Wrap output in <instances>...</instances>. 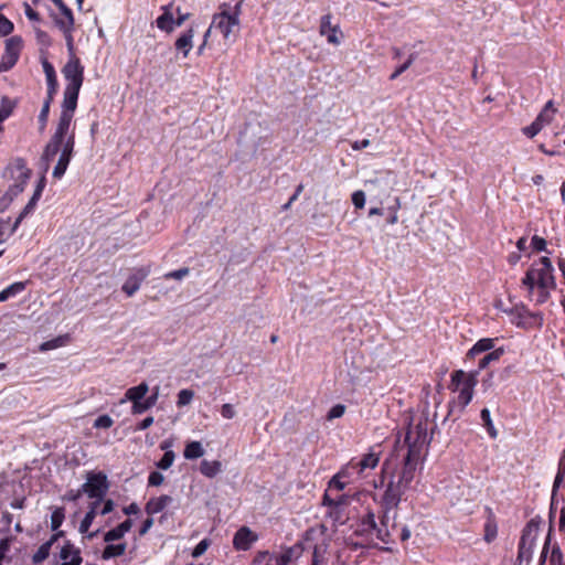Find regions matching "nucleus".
Masks as SVG:
<instances>
[{"mask_svg": "<svg viewBox=\"0 0 565 565\" xmlns=\"http://www.w3.org/2000/svg\"><path fill=\"white\" fill-rule=\"evenodd\" d=\"M67 53L68 60L62 68L66 85L63 93L61 115L54 134L46 143L42 154L45 171H47L50 163L55 157L58 156L57 163L52 173L53 178L57 180L62 179L65 174L74 153L75 126L73 125V117L84 82V66L76 56L75 49L67 51Z\"/></svg>", "mask_w": 565, "mask_h": 565, "instance_id": "1", "label": "nucleus"}, {"mask_svg": "<svg viewBox=\"0 0 565 565\" xmlns=\"http://www.w3.org/2000/svg\"><path fill=\"white\" fill-rule=\"evenodd\" d=\"M522 287L526 290V297L535 305L545 303L551 291L556 288L554 267L548 257L543 256L534 262L522 278Z\"/></svg>", "mask_w": 565, "mask_h": 565, "instance_id": "2", "label": "nucleus"}, {"mask_svg": "<svg viewBox=\"0 0 565 565\" xmlns=\"http://www.w3.org/2000/svg\"><path fill=\"white\" fill-rule=\"evenodd\" d=\"M405 444L407 446V454L404 458L402 475L396 482L407 490L414 479L416 462L420 457L423 447L428 444L426 424L411 425L405 436Z\"/></svg>", "mask_w": 565, "mask_h": 565, "instance_id": "3", "label": "nucleus"}, {"mask_svg": "<svg viewBox=\"0 0 565 565\" xmlns=\"http://www.w3.org/2000/svg\"><path fill=\"white\" fill-rule=\"evenodd\" d=\"M477 384L476 373H466L461 370L451 374L450 390L458 393L457 397L450 403V412H462L471 402L473 388Z\"/></svg>", "mask_w": 565, "mask_h": 565, "instance_id": "4", "label": "nucleus"}, {"mask_svg": "<svg viewBox=\"0 0 565 565\" xmlns=\"http://www.w3.org/2000/svg\"><path fill=\"white\" fill-rule=\"evenodd\" d=\"M239 2L233 8L224 4L221 12L213 15L211 29L217 30L226 41L234 42L239 30Z\"/></svg>", "mask_w": 565, "mask_h": 565, "instance_id": "5", "label": "nucleus"}, {"mask_svg": "<svg viewBox=\"0 0 565 565\" xmlns=\"http://www.w3.org/2000/svg\"><path fill=\"white\" fill-rule=\"evenodd\" d=\"M512 324L522 329L540 328L543 323L541 312L529 310L524 305H516L509 309H503Z\"/></svg>", "mask_w": 565, "mask_h": 565, "instance_id": "6", "label": "nucleus"}, {"mask_svg": "<svg viewBox=\"0 0 565 565\" xmlns=\"http://www.w3.org/2000/svg\"><path fill=\"white\" fill-rule=\"evenodd\" d=\"M7 172L13 180V183L9 186L8 190V195H10L12 199L13 196H17L23 192L31 177V170L26 167V163L23 159L17 158L8 166Z\"/></svg>", "mask_w": 565, "mask_h": 565, "instance_id": "7", "label": "nucleus"}, {"mask_svg": "<svg viewBox=\"0 0 565 565\" xmlns=\"http://www.w3.org/2000/svg\"><path fill=\"white\" fill-rule=\"evenodd\" d=\"M539 534V524L531 520L524 527L522 532V536L519 543V552H518V562L519 565L525 563L526 565L530 563L535 542Z\"/></svg>", "mask_w": 565, "mask_h": 565, "instance_id": "8", "label": "nucleus"}, {"mask_svg": "<svg viewBox=\"0 0 565 565\" xmlns=\"http://www.w3.org/2000/svg\"><path fill=\"white\" fill-rule=\"evenodd\" d=\"M162 14L156 20L158 29L171 33L175 28L181 26L190 17L189 12H183L179 7L174 8L172 3L162 7Z\"/></svg>", "mask_w": 565, "mask_h": 565, "instance_id": "9", "label": "nucleus"}, {"mask_svg": "<svg viewBox=\"0 0 565 565\" xmlns=\"http://www.w3.org/2000/svg\"><path fill=\"white\" fill-rule=\"evenodd\" d=\"M54 2L61 11V14L54 18V23L63 33L67 51H72V49H75L73 36L75 21L73 12L61 0H54Z\"/></svg>", "mask_w": 565, "mask_h": 565, "instance_id": "10", "label": "nucleus"}, {"mask_svg": "<svg viewBox=\"0 0 565 565\" xmlns=\"http://www.w3.org/2000/svg\"><path fill=\"white\" fill-rule=\"evenodd\" d=\"M108 490L107 477L103 472H89L82 491L100 504Z\"/></svg>", "mask_w": 565, "mask_h": 565, "instance_id": "11", "label": "nucleus"}, {"mask_svg": "<svg viewBox=\"0 0 565 565\" xmlns=\"http://www.w3.org/2000/svg\"><path fill=\"white\" fill-rule=\"evenodd\" d=\"M22 44V39L17 35L6 41L4 53L0 61V73L8 72L15 65L20 56Z\"/></svg>", "mask_w": 565, "mask_h": 565, "instance_id": "12", "label": "nucleus"}, {"mask_svg": "<svg viewBox=\"0 0 565 565\" xmlns=\"http://www.w3.org/2000/svg\"><path fill=\"white\" fill-rule=\"evenodd\" d=\"M353 460L355 461L356 469L364 479L377 467L380 462V454L375 452L374 449H370L369 452L361 457H354Z\"/></svg>", "mask_w": 565, "mask_h": 565, "instance_id": "13", "label": "nucleus"}, {"mask_svg": "<svg viewBox=\"0 0 565 565\" xmlns=\"http://www.w3.org/2000/svg\"><path fill=\"white\" fill-rule=\"evenodd\" d=\"M258 540V535L248 526L239 527L233 537V546L237 551H247Z\"/></svg>", "mask_w": 565, "mask_h": 565, "instance_id": "14", "label": "nucleus"}, {"mask_svg": "<svg viewBox=\"0 0 565 565\" xmlns=\"http://www.w3.org/2000/svg\"><path fill=\"white\" fill-rule=\"evenodd\" d=\"M361 531L365 533L374 532L376 539L383 543H387L390 541L391 531L390 529L379 527L375 522V515L372 512H369L365 516H363L361 521Z\"/></svg>", "mask_w": 565, "mask_h": 565, "instance_id": "15", "label": "nucleus"}, {"mask_svg": "<svg viewBox=\"0 0 565 565\" xmlns=\"http://www.w3.org/2000/svg\"><path fill=\"white\" fill-rule=\"evenodd\" d=\"M405 489L403 486L398 484L395 481H391L383 494V507L387 510L396 509L402 495L405 493Z\"/></svg>", "mask_w": 565, "mask_h": 565, "instance_id": "16", "label": "nucleus"}, {"mask_svg": "<svg viewBox=\"0 0 565 565\" xmlns=\"http://www.w3.org/2000/svg\"><path fill=\"white\" fill-rule=\"evenodd\" d=\"M61 565H81V551L74 544L66 542L60 552Z\"/></svg>", "mask_w": 565, "mask_h": 565, "instance_id": "17", "label": "nucleus"}, {"mask_svg": "<svg viewBox=\"0 0 565 565\" xmlns=\"http://www.w3.org/2000/svg\"><path fill=\"white\" fill-rule=\"evenodd\" d=\"M193 26L182 32L174 42L175 50L182 54L183 57H188L190 51L193 47L194 38Z\"/></svg>", "mask_w": 565, "mask_h": 565, "instance_id": "18", "label": "nucleus"}, {"mask_svg": "<svg viewBox=\"0 0 565 565\" xmlns=\"http://www.w3.org/2000/svg\"><path fill=\"white\" fill-rule=\"evenodd\" d=\"M338 33L339 28L337 25L331 24V15H323L320 21V34L327 36L329 43L338 45L340 44Z\"/></svg>", "mask_w": 565, "mask_h": 565, "instance_id": "19", "label": "nucleus"}, {"mask_svg": "<svg viewBox=\"0 0 565 565\" xmlns=\"http://www.w3.org/2000/svg\"><path fill=\"white\" fill-rule=\"evenodd\" d=\"M173 499L170 495L163 494L160 497L151 498L146 504V512L149 515L157 514L163 511L168 505L172 503Z\"/></svg>", "mask_w": 565, "mask_h": 565, "instance_id": "20", "label": "nucleus"}, {"mask_svg": "<svg viewBox=\"0 0 565 565\" xmlns=\"http://www.w3.org/2000/svg\"><path fill=\"white\" fill-rule=\"evenodd\" d=\"M132 521L130 519L125 520L122 523L117 525L116 527L107 531L104 535V541L107 543L118 541L125 536L132 527Z\"/></svg>", "mask_w": 565, "mask_h": 565, "instance_id": "21", "label": "nucleus"}, {"mask_svg": "<svg viewBox=\"0 0 565 565\" xmlns=\"http://www.w3.org/2000/svg\"><path fill=\"white\" fill-rule=\"evenodd\" d=\"M149 392V386L147 383L142 382L137 386H132L128 388L125 393L124 398L120 401L121 404L126 402H139L145 399L147 393Z\"/></svg>", "mask_w": 565, "mask_h": 565, "instance_id": "22", "label": "nucleus"}, {"mask_svg": "<svg viewBox=\"0 0 565 565\" xmlns=\"http://www.w3.org/2000/svg\"><path fill=\"white\" fill-rule=\"evenodd\" d=\"M494 339L482 338L478 340L467 353V360L473 359L481 353H488L494 348Z\"/></svg>", "mask_w": 565, "mask_h": 565, "instance_id": "23", "label": "nucleus"}, {"mask_svg": "<svg viewBox=\"0 0 565 565\" xmlns=\"http://www.w3.org/2000/svg\"><path fill=\"white\" fill-rule=\"evenodd\" d=\"M327 507V518L332 522L333 525L344 524L348 519L347 509H342V507L333 504L326 505Z\"/></svg>", "mask_w": 565, "mask_h": 565, "instance_id": "24", "label": "nucleus"}, {"mask_svg": "<svg viewBox=\"0 0 565 565\" xmlns=\"http://www.w3.org/2000/svg\"><path fill=\"white\" fill-rule=\"evenodd\" d=\"M62 534H63V532H58V533L54 534L49 541L43 543L38 548V551L33 554V557H32V561H33L34 564H40V563H42L43 561H45L49 557L50 551H51V547H52L53 543Z\"/></svg>", "mask_w": 565, "mask_h": 565, "instance_id": "25", "label": "nucleus"}, {"mask_svg": "<svg viewBox=\"0 0 565 565\" xmlns=\"http://www.w3.org/2000/svg\"><path fill=\"white\" fill-rule=\"evenodd\" d=\"M503 353H504L503 348L494 349V350L488 352L484 356H482L479 360L478 367L473 373H476V375H477L481 370H484L486 367H488L490 365V363L499 361L500 358L503 355Z\"/></svg>", "mask_w": 565, "mask_h": 565, "instance_id": "26", "label": "nucleus"}, {"mask_svg": "<svg viewBox=\"0 0 565 565\" xmlns=\"http://www.w3.org/2000/svg\"><path fill=\"white\" fill-rule=\"evenodd\" d=\"M339 471L340 475L345 478L347 482H354L363 479L362 475L356 469V465L353 458L348 463L342 466Z\"/></svg>", "mask_w": 565, "mask_h": 565, "instance_id": "27", "label": "nucleus"}, {"mask_svg": "<svg viewBox=\"0 0 565 565\" xmlns=\"http://www.w3.org/2000/svg\"><path fill=\"white\" fill-rule=\"evenodd\" d=\"M555 113H556V109L554 108L553 102L548 100L545 104L544 108L541 110V113L537 115V117L535 118L534 121L539 122V125L542 128H544L545 126L551 124V121L554 118Z\"/></svg>", "mask_w": 565, "mask_h": 565, "instance_id": "28", "label": "nucleus"}, {"mask_svg": "<svg viewBox=\"0 0 565 565\" xmlns=\"http://www.w3.org/2000/svg\"><path fill=\"white\" fill-rule=\"evenodd\" d=\"M41 193H42V186L39 185L34 192L33 196L29 201V203L25 205V207L22 210V212L19 214V216L14 221V227H19L22 220L34 210V207L41 196Z\"/></svg>", "mask_w": 565, "mask_h": 565, "instance_id": "29", "label": "nucleus"}, {"mask_svg": "<svg viewBox=\"0 0 565 565\" xmlns=\"http://www.w3.org/2000/svg\"><path fill=\"white\" fill-rule=\"evenodd\" d=\"M26 287L23 281H17L0 291V302L7 301L10 298L21 294Z\"/></svg>", "mask_w": 565, "mask_h": 565, "instance_id": "30", "label": "nucleus"}, {"mask_svg": "<svg viewBox=\"0 0 565 565\" xmlns=\"http://www.w3.org/2000/svg\"><path fill=\"white\" fill-rule=\"evenodd\" d=\"M98 501H94L92 502V504L89 505V510L87 511V513L85 514L84 519L82 520L81 524H79V532L81 533H87L95 516L97 515L98 513Z\"/></svg>", "mask_w": 565, "mask_h": 565, "instance_id": "31", "label": "nucleus"}, {"mask_svg": "<svg viewBox=\"0 0 565 565\" xmlns=\"http://www.w3.org/2000/svg\"><path fill=\"white\" fill-rule=\"evenodd\" d=\"M349 499L344 494H331V491H326L322 498L323 505H340L342 509H347Z\"/></svg>", "mask_w": 565, "mask_h": 565, "instance_id": "32", "label": "nucleus"}, {"mask_svg": "<svg viewBox=\"0 0 565 565\" xmlns=\"http://www.w3.org/2000/svg\"><path fill=\"white\" fill-rule=\"evenodd\" d=\"M204 455L203 446L200 441H191L186 444L183 456L185 459L193 460Z\"/></svg>", "mask_w": 565, "mask_h": 565, "instance_id": "33", "label": "nucleus"}, {"mask_svg": "<svg viewBox=\"0 0 565 565\" xmlns=\"http://www.w3.org/2000/svg\"><path fill=\"white\" fill-rule=\"evenodd\" d=\"M221 462L217 460H203L200 465V471L207 478H214L221 471Z\"/></svg>", "mask_w": 565, "mask_h": 565, "instance_id": "34", "label": "nucleus"}, {"mask_svg": "<svg viewBox=\"0 0 565 565\" xmlns=\"http://www.w3.org/2000/svg\"><path fill=\"white\" fill-rule=\"evenodd\" d=\"M127 548L126 543L108 544L102 554L103 559H110L114 557L121 556Z\"/></svg>", "mask_w": 565, "mask_h": 565, "instance_id": "35", "label": "nucleus"}, {"mask_svg": "<svg viewBox=\"0 0 565 565\" xmlns=\"http://www.w3.org/2000/svg\"><path fill=\"white\" fill-rule=\"evenodd\" d=\"M142 277H138L136 275H131L127 278L125 284L122 285V291L128 296L131 297L135 295L140 286H141Z\"/></svg>", "mask_w": 565, "mask_h": 565, "instance_id": "36", "label": "nucleus"}, {"mask_svg": "<svg viewBox=\"0 0 565 565\" xmlns=\"http://www.w3.org/2000/svg\"><path fill=\"white\" fill-rule=\"evenodd\" d=\"M15 103L7 96L0 102V124H3L12 114Z\"/></svg>", "mask_w": 565, "mask_h": 565, "instance_id": "37", "label": "nucleus"}, {"mask_svg": "<svg viewBox=\"0 0 565 565\" xmlns=\"http://www.w3.org/2000/svg\"><path fill=\"white\" fill-rule=\"evenodd\" d=\"M348 483L345 478L338 471L328 482L326 491H331V494H333V491L341 492Z\"/></svg>", "mask_w": 565, "mask_h": 565, "instance_id": "38", "label": "nucleus"}, {"mask_svg": "<svg viewBox=\"0 0 565 565\" xmlns=\"http://www.w3.org/2000/svg\"><path fill=\"white\" fill-rule=\"evenodd\" d=\"M18 227H14V223L11 225L10 218L0 220V244L4 243Z\"/></svg>", "mask_w": 565, "mask_h": 565, "instance_id": "39", "label": "nucleus"}, {"mask_svg": "<svg viewBox=\"0 0 565 565\" xmlns=\"http://www.w3.org/2000/svg\"><path fill=\"white\" fill-rule=\"evenodd\" d=\"M563 486L565 488V452L559 459L558 463V471L554 480L553 484V493L556 491L557 488Z\"/></svg>", "mask_w": 565, "mask_h": 565, "instance_id": "40", "label": "nucleus"}, {"mask_svg": "<svg viewBox=\"0 0 565 565\" xmlns=\"http://www.w3.org/2000/svg\"><path fill=\"white\" fill-rule=\"evenodd\" d=\"M548 554V565H559L563 563V553L557 543L551 542Z\"/></svg>", "mask_w": 565, "mask_h": 565, "instance_id": "41", "label": "nucleus"}, {"mask_svg": "<svg viewBox=\"0 0 565 565\" xmlns=\"http://www.w3.org/2000/svg\"><path fill=\"white\" fill-rule=\"evenodd\" d=\"M292 552L291 550H287L278 555H273L269 558L268 565H288L291 561Z\"/></svg>", "mask_w": 565, "mask_h": 565, "instance_id": "42", "label": "nucleus"}, {"mask_svg": "<svg viewBox=\"0 0 565 565\" xmlns=\"http://www.w3.org/2000/svg\"><path fill=\"white\" fill-rule=\"evenodd\" d=\"M194 397V392L189 388H183L178 393L177 405L183 407L189 405Z\"/></svg>", "mask_w": 565, "mask_h": 565, "instance_id": "43", "label": "nucleus"}, {"mask_svg": "<svg viewBox=\"0 0 565 565\" xmlns=\"http://www.w3.org/2000/svg\"><path fill=\"white\" fill-rule=\"evenodd\" d=\"M175 455L172 450H167L162 458L157 462V467L162 470L169 469L174 461Z\"/></svg>", "mask_w": 565, "mask_h": 565, "instance_id": "44", "label": "nucleus"}, {"mask_svg": "<svg viewBox=\"0 0 565 565\" xmlns=\"http://www.w3.org/2000/svg\"><path fill=\"white\" fill-rule=\"evenodd\" d=\"M114 425V420L109 415H100L93 424L96 429H108Z\"/></svg>", "mask_w": 565, "mask_h": 565, "instance_id": "45", "label": "nucleus"}, {"mask_svg": "<svg viewBox=\"0 0 565 565\" xmlns=\"http://www.w3.org/2000/svg\"><path fill=\"white\" fill-rule=\"evenodd\" d=\"M497 534H498L497 524L492 521H488L484 524V540L488 543H490L497 537Z\"/></svg>", "mask_w": 565, "mask_h": 565, "instance_id": "46", "label": "nucleus"}, {"mask_svg": "<svg viewBox=\"0 0 565 565\" xmlns=\"http://www.w3.org/2000/svg\"><path fill=\"white\" fill-rule=\"evenodd\" d=\"M14 29L13 23L0 13V36L9 35Z\"/></svg>", "mask_w": 565, "mask_h": 565, "instance_id": "47", "label": "nucleus"}, {"mask_svg": "<svg viewBox=\"0 0 565 565\" xmlns=\"http://www.w3.org/2000/svg\"><path fill=\"white\" fill-rule=\"evenodd\" d=\"M190 273V269L188 267H183L177 270L169 271L164 274V279H177L181 280L184 277H186Z\"/></svg>", "mask_w": 565, "mask_h": 565, "instance_id": "48", "label": "nucleus"}, {"mask_svg": "<svg viewBox=\"0 0 565 565\" xmlns=\"http://www.w3.org/2000/svg\"><path fill=\"white\" fill-rule=\"evenodd\" d=\"M211 541L209 539H203L192 551V556L194 558L200 557L203 555L206 550L210 547Z\"/></svg>", "mask_w": 565, "mask_h": 565, "instance_id": "49", "label": "nucleus"}, {"mask_svg": "<svg viewBox=\"0 0 565 565\" xmlns=\"http://www.w3.org/2000/svg\"><path fill=\"white\" fill-rule=\"evenodd\" d=\"M415 54H411L405 63H403L401 66H398L394 73L390 76V78L393 81L397 78L402 73H404L414 62Z\"/></svg>", "mask_w": 565, "mask_h": 565, "instance_id": "50", "label": "nucleus"}, {"mask_svg": "<svg viewBox=\"0 0 565 565\" xmlns=\"http://www.w3.org/2000/svg\"><path fill=\"white\" fill-rule=\"evenodd\" d=\"M150 408H151V406L149 405V403H147L146 399H142V401L132 403L131 413L134 415H140Z\"/></svg>", "mask_w": 565, "mask_h": 565, "instance_id": "51", "label": "nucleus"}, {"mask_svg": "<svg viewBox=\"0 0 565 565\" xmlns=\"http://www.w3.org/2000/svg\"><path fill=\"white\" fill-rule=\"evenodd\" d=\"M64 514L61 510H55L51 515V527L56 531L63 523Z\"/></svg>", "mask_w": 565, "mask_h": 565, "instance_id": "52", "label": "nucleus"}, {"mask_svg": "<svg viewBox=\"0 0 565 565\" xmlns=\"http://www.w3.org/2000/svg\"><path fill=\"white\" fill-rule=\"evenodd\" d=\"M344 412H345V406L342 404H337L333 407H331V409L329 411V413L327 415V418L329 420L340 418L343 416Z\"/></svg>", "mask_w": 565, "mask_h": 565, "instance_id": "53", "label": "nucleus"}, {"mask_svg": "<svg viewBox=\"0 0 565 565\" xmlns=\"http://www.w3.org/2000/svg\"><path fill=\"white\" fill-rule=\"evenodd\" d=\"M42 67H43V72L45 74L46 81L57 78L54 66L47 60L42 61Z\"/></svg>", "mask_w": 565, "mask_h": 565, "instance_id": "54", "label": "nucleus"}, {"mask_svg": "<svg viewBox=\"0 0 565 565\" xmlns=\"http://www.w3.org/2000/svg\"><path fill=\"white\" fill-rule=\"evenodd\" d=\"M543 128L539 125V122L533 121L530 126H526L522 129L523 134L529 137H535Z\"/></svg>", "mask_w": 565, "mask_h": 565, "instance_id": "55", "label": "nucleus"}, {"mask_svg": "<svg viewBox=\"0 0 565 565\" xmlns=\"http://www.w3.org/2000/svg\"><path fill=\"white\" fill-rule=\"evenodd\" d=\"M51 103L52 102L50 100H45L40 111L39 121L41 122L42 128H44L47 122Z\"/></svg>", "mask_w": 565, "mask_h": 565, "instance_id": "56", "label": "nucleus"}, {"mask_svg": "<svg viewBox=\"0 0 565 565\" xmlns=\"http://www.w3.org/2000/svg\"><path fill=\"white\" fill-rule=\"evenodd\" d=\"M551 547V535L548 534L545 539L541 555H540V565H544L546 561H548V552Z\"/></svg>", "mask_w": 565, "mask_h": 565, "instance_id": "57", "label": "nucleus"}, {"mask_svg": "<svg viewBox=\"0 0 565 565\" xmlns=\"http://www.w3.org/2000/svg\"><path fill=\"white\" fill-rule=\"evenodd\" d=\"M164 477L161 472L152 471L148 478V484L152 487H159L163 483Z\"/></svg>", "mask_w": 565, "mask_h": 565, "instance_id": "58", "label": "nucleus"}, {"mask_svg": "<svg viewBox=\"0 0 565 565\" xmlns=\"http://www.w3.org/2000/svg\"><path fill=\"white\" fill-rule=\"evenodd\" d=\"M352 203L356 209H362L365 204V194L359 190L352 194Z\"/></svg>", "mask_w": 565, "mask_h": 565, "instance_id": "59", "label": "nucleus"}, {"mask_svg": "<svg viewBox=\"0 0 565 565\" xmlns=\"http://www.w3.org/2000/svg\"><path fill=\"white\" fill-rule=\"evenodd\" d=\"M324 552L326 548L322 546H316L312 553V564L317 562L318 565L323 564L324 562Z\"/></svg>", "mask_w": 565, "mask_h": 565, "instance_id": "60", "label": "nucleus"}, {"mask_svg": "<svg viewBox=\"0 0 565 565\" xmlns=\"http://www.w3.org/2000/svg\"><path fill=\"white\" fill-rule=\"evenodd\" d=\"M221 415L226 419H232L236 415L235 407L232 404H223L221 407Z\"/></svg>", "mask_w": 565, "mask_h": 565, "instance_id": "61", "label": "nucleus"}, {"mask_svg": "<svg viewBox=\"0 0 565 565\" xmlns=\"http://www.w3.org/2000/svg\"><path fill=\"white\" fill-rule=\"evenodd\" d=\"M46 84H47V97H46L45 100L52 102L53 98H54V95L56 94L57 88H58L57 78L56 79L46 81Z\"/></svg>", "mask_w": 565, "mask_h": 565, "instance_id": "62", "label": "nucleus"}, {"mask_svg": "<svg viewBox=\"0 0 565 565\" xmlns=\"http://www.w3.org/2000/svg\"><path fill=\"white\" fill-rule=\"evenodd\" d=\"M23 7L24 13L30 21H40V14L36 11H34L29 3L25 2Z\"/></svg>", "mask_w": 565, "mask_h": 565, "instance_id": "63", "label": "nucleus"}, {"mask_svg": "<svg viewBox=\"0 0 565 565\" xmlns=\"http://www.w3.org/2000/svg\"><path fill=\"white\" fill-rule=\"evenodd\" d=\"M532 245H533L534 249H536V250H544L546 247V242L542 237L533 236Z\"/></svg>", "mask_w": 565, "mask_h": 565, "instance_id": "64", "label": "nucleus"}]
</instances>
